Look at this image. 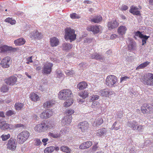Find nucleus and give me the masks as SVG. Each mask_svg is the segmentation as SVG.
I'll return each instance as SVG.
<instances>
[{
  "instance_id": "4d7b16f0",
  "label": "nucleus",
  "mask_w": 153,
  "mask_h": 153,
  "mask_svg": "<svg viewBox=\"0 0 153 153\" xmlns=\"http://www.w3.org/2000/svg\"><path fill=\"white\" fill-rule=\"evenodd\" d=\"M99 96L97 95H93L91 96L90 101H92L95 100H97L98 99H99Z\"/></svg>"
},
{
  "instance_id": "0eeeda50",
  "label": "nucleus",
  "mask_w": 153,
  "mask_h": 153,
  "mask_svg": "<svg viewBox=\"0 0 153 153\" xmlns=\"http://www.w3.org/2000/svg\"><path fill=\"white\" fill-rule=\"evenodd\" d=\"M11 63V58L8 56L3 58L1 60L0 65L3 68H8Z\"/></svg>"
},
{
  "instance_id": "1a4fd4ad",
  "label": "nucleus",
  "mask_w": 153,
  "mask_h": 153,
  "mask_svg": "<svg viewBox=\"0 0 153 153\" xmlns=\"http://www.w3.org/2000/svg\"><path fill=\"white\" fill-rule=\"evenodd\" d=\"M78 129L80 132L85 133L87 131L88 124L86 121L80 122L78 125Z\"/></svg>"
},
{
  "instance_id": "8fccbe9b",
  "label": "nucleus",
  "mask_w": 153,
  "mask_h": 153,
  "mask_svg": "<svg viewBox=\"0 0 153 153\" xmlns=\"http://www.w3.org/2000/svg\"><path fill=\"white\" fill-rule=\"evenodd\" d=\"M142 36V37L140 38L142 39V45H143L146 43L147 40L149 38V36H147L143 35Z\"/></svg>"
},
{
  "instance_id": "72a5a7b5",
  "label": "nucleus",
  "mask_w": 153,
  "mask_h": 153,
  "mask_svg": "<svg viewBox=\"0 0 153 153\" xmlns=\"http://www.w3.org/2000/svg\"><path fill=\"white\" fill-rule=\"evenodd\" d=\"M102 20V18L100 16H95L91 19V21L95 23H98Z\"/></svg>"
},
{
  "instance_id": "0e129e2a",
  "label": "nucleus",
  "mask_w": 153,
  "mask_h": 153,
  "mask_svg": "<svg viewBox=\"0 0 153 153\" xmlns=\"http://www.w3.org/2000/svg\"><path fill=\"white\" fill-rule=\"evenodd\" d=\"M32 56H29L28 57L26 58L27 62H26V63L27 64H29L30 62L32 63L33 62V61L32 60Z\"/></svg>"
},
{
  "instance_id": "58836bf2",
  "label": "nucleus",
  "mask_w": 153,
  "mask_h": 153,
  "mask_svg": "<svg viewBox=\"0 0 153 153\" xmlns=\"http://www.w3.org/2000/svg\"><path fill=\"white\" fill-rule=\"evenodd\" d=\"M103 120L101 118H99L96 119L93 125L94 126H100L103 123Z\"/></svg>"
},
{
  "instance_id": "e2e57ef3",
  "label": "nucleus",
  "mask_w": 153,
  "mask_h": 153,
  "mask_svg": "<svg viewBox=\"0 0 153 153\" xmlns=\"http://www.w3.org/2000/svg\"><path fill=\"white\" fill-rule=\"evenodd\" d=\"M129 77L127 76H124L121 77L120 78V82L122 83L123 82L126 81L128 79H129Z\"/></svg>"
},
{
  "instance_id": "49530a36",
  "label": "nucleus",
  "mask_w": 153,
  "mask_h": 153,
  "mask_svg": "<svg viewBox=\"0 0 153 153\" xmlns=\"http://www.w3.org/2000/svg\"><path fill=\"white\" fill-rule=\"evenodd\" d=\"M91 106L94 109L99 108L100 107V104L98 102H93L91 105Z\"/></svg>"
},
{
  "instance_id": "c756f323",
  "label": "nucleus",
  "mask_w": 153,
  "mask_h": 153,
  "mask_svg": "<svg viewBox=\"0 0 153 153\" xmlns=\"http://www.w3.org/2000/svg\"><path fill=\"white\" fill-rule=\"evenodd\" d=\"M91 58L96 60H103L104 59V56L101 55L97 53H94L91 55Z\"/></svg>"
},
{
  "instance_id": "473e14b6",
  "label": "nucleus",
  "mask_w": 153,
  "mask_h": 153,
  "mask_svg": "<svg viewBox=\"0 0 153 153\" xmlns=\"http://www.w3.org/2000/svg\"><path fill=\"white\" fill-rule=\"evenodd\" d=\"M30 98L33 101H37L39 100V97L36 94L34 93H32L30 96Z\"/></svg>"
},
{
  "instance_id": "052dcab7",
  "label": "nucleus",
  "mask_w": 153,
  "mask_h": 153,
  "mask_svg": "<svg viewBox=\"0 0 153 153\" xmlns=\"http://www.w3.org/2000/svg\"><path fill=\"white\" fill-rule=\"evenodd\" d=\"M143 34H142L140 31H137L135 33L134 38L136 39V38L135 37V36L139 37L140 38H142L143 37L142 36H143Z\"/></svg>"
},
{
  "instance_id": "7ed1b4c3",
  "label": "nucleus",
  "mask_w": 153,
  "mask_h": 153,
  "mask_svg": "<svg viewBox=\"0 0 153 153\" xmlns=\"http://www.w3.org/2000/svg\"><path fill=\"white\" fill-rule=\"evenodd\" d=\"M141 81L145 85L153 86V74H146L141 78Z\"/></svg>"
},
{
  "instance_id": "f704fd0d",
  "label": "nucleus",
  "mask_w": 153,
  "mask_h": 153,
  "mask_svg": "<svg viewBox=\"0 0 153 153\" xmlns=\"http://www.w3.org/2000/svg\"><path fill=\"white\" fill-rule=\"evenodd\" d=\"M62 47L63 50L68 51L71 48V45L70 43H65L62 44Z\"/></svg>"
},
{
  "instance_id": "dca6fc26",
  "label": "nucleus",
  "mask_w": 153,
  "mask_h": 153,
  "mask_svg": "<svg viewBox=\"0 0 153 153\" xmlns=\"http://www.w3.org/2000/svg\"><path fill=\"white\" fill-rule=\"evenodd\" d=\"M72 118L71 116H66L64 117L62 121V125L63 126H68L71 122Z\"/></svg>"
},
{
  "instance_id": "39448f33",
  "label": "nucleus",
  "mask_w": 153,
  "mask_h": 153,
  "mask_svg": "<svg viewBox=\"0 0 153 153\" xmlns=\"http://www.w3.org/2000/svg\"><path fill=\"white\" fill-rule=\"evenodd\" d=\"M65 38L66 40L70 39L71 42L75 40L76 38V35L75 33V31L71 27H68L65 30Z\"/></svg>"
},
{
  "instance_id": "6e6d98bb",
  "label": "nucleus",
  "mask_w": 153,
  "mask_h": 153,
  "mask_svg": "<svg viewBox=\"0 0 153 153\" xmlns=\"http://www.w3.org/2000/svg\"><path fill=\"white\" fill-rule=\"evenodd\" d=\"M70 17L72 19H79L80 18V16L75 13H73L70 14Z\"/></svg>"
},
{
  "instance_id": "7c9ffc66",
  "label": "nucleus",
  "mask_w": 153,
  "mask_h": 153,
  "mask_svg": "<svg viewBox=\"0 0 153 153\" xmlns=\"http://www.w3.org/2000/svg\"><path fill=\"white\" fill-rule=\"evenodd\" d=\"M55 101L53 100H48L45 102L43 105V106L44 108H48L52 106L55 104Z\"/></svg>"
},
{
  "instance_id": "864d4df0",
  "label": "nucleus",
  "mask_w": 153,
  "mask_h": 153,
  "mask_svg": "<svg viewBox=\"0 0 153 153\" xmlns=\"http://www.w3.org/2000/svg\"><path fill=\"white\" fill-rule=\"evenodd\" d=\"M65 74L68 76H71L74 74V72L72 70H66L65 71Z\"/></svg>"
},
{
  "instance_id": "f257e3e1",
  "label": "nucleus",
  "mask_w": 153,
  "mask_h": 153,
  "mask_svg": "<svg viewBox=\"0 0 153 153\" xmlns=\"http://www.w3.org/2000/svg\"><path fill=\"white\" fill-rule=\"evenodd\" d=\"M58 96L59 99L66 100L72 98V94L70 90L64 89L59 92Z\"/></svg>"
},
{
  "instance_id": "4468645a",
  "label": "nucleus",
  "mask_w": 153,
  "mask_h": 153,
  "mask_svg": "<svg viewBox=\"0 0 153 153\" xmlns=\"http://www.w3.org/2000/svg\"><path fill=\"white\" fill-rule=\"evenodd\" d=\"M128 50L131 51H133L136 50V43L131 38H128Z\"/></svg>"
},
{
  "instance_id": "6e6552de",
  "label": "nucleus",
  "mask_w": 153,
  "mask_h": 153,
  "mask_svg": "<svg viewBox=\"0 0 153 153\" xmlns=\"http://www.w3.org/2000/svg\"><path fill=\"white\" fill-rule=\"evenodd\" d=\"M53 64L50 62H46L43 65L42 73L44 74H51Z\"/></svg>"
},
{
  "instance_id": "4be33fe9",
  "label": "nucleus",
  "mask_w": 153,
  "mask_h": 153,
  "mask_svg": "<svg viewBox=\"0 0 153 153\" xmlns=\"http://www.w3.org/2000/svg\"><path fill=\"white\" fill-rule=\"evenodd\" d=\"M122 122L116 120L113 124L111 129V130L117 131L120 129L121 126V123Z\"/></svg>"
},
{
  "instance_id": "aec40b11",
  "label": "nucleus",
  "mask_w": 153,
  "mask_h": 153,
  "mask_svg": "<svg viewBox=\"0 0 153 153\" xmlns=\"http://www.w3.org/2000/svg\"><path fill=\"white\" fill-rule=\"evenodd\" d=\"M108 27L109 30L117 28L119 25L118 22L116 20H113L108 22Z\"/></svg>"
},
{
  "instance_id": "37998d69",
  "label": "nucleus",
  "mask_w": 153,
  "mask_h": 153,
  "mask_svg": "<svg viewBox=\"0 0 153 153\" xmlns=\"http://www.w3.org/2000/svg\"><path fill=\"white\" fill-rule=\"evenodd\" d=\"M88 93L86 91H82L79 94V95L81 97H82L83 99L86 98L88 96Z\"/></svg>"
},
{
  "instance_id": "774afa93",
  "label": "nucleus",
  "mask_w": 153,
  "mask_h": 153,
  "mask_svg": "<svg viewBox=\"0 0 153 153\" xmlns=\"http://www.w3.org/2000/svg\"><path fill=\"white\" fill-rule=\"evenodd\" d=\"M128 8V7L127 6L125 5H123L120 8V9L122 10H126Z\"/></svg>"
},
{
  "instance_id": "c03bdc74",
  "label": "nucleus",
  "mask_w": 153,
  "mask_h": 153,
  "mask_svg": "<svg viewBox=\"0 0 153 153\" xmlns=\"http://www.w3.org/2000/svg\"><path fill=\"white\" fill-rule=\"evenodd\" d=\"M117 117L116 118V120H117L119 121L122 122V120H121L123 117V112L122 111H119L117 112Z\"/></svg>"
},
{
  "instance_id": "bf43d9fd",
  "label": "nucleus",
  "mask_w": 153,
  "mask_h": 153,
  "mask_svg": "<svg viewBox=\"0 0 153 153\" xmlns=\"http://www.w3.org/2000/svg\"><path fill=\"white\" fill-rule=\"evenodd\" d=\"M15 114V112L14 111L9 110L6 112V115L7 116H10Z\"/></svg>"
},
{
  "instance_id": "a878e982",
  "label": "nucleus",
  "mask_w": 153,
  "mask_h": 153,
  "mask_svg": "<svg viewBox=\"0 0 153 153\" xmlns=\"http://www.w3.org/2000/svg\"><path fill=\"white\" fill-rule=\"evenodd\" d=\"M129 12L133 15H140V12L138 8L137 7L134 6H131Z\"/></svg>"
},
{
  "instance_id": "393cba45",
  "label": "nucleus",
  "mask_w": 153,
  "mask_h": 153,
  "mask_svg": "<svg viewBox=\"0 0 153 153\" xmlns=\"http://www.w3.org/2000/svg\"><path fill=\"white\" fill-rule=\"evenodd\" d=\"M107 132V129L103 128L97 130L96 134L98 136H104L106 134Z\"/></svg>"
},
{
  "instance_id": "c85d7f7f",
  "label": "nucleus",
  "mask_w": 153,
  "mask_h": 153,
  "mask_svg": "<svg viewBox=\"0 0 153 153\" xmlns=\"http://www.w3.org/2000/svg\"><path fill=\"white\" fill-rule=\"evenodd\" d=\"M12 48L4 45L0 47V53H2L12 50Z\"/></svg>"
},
{
  "instance_id": "2eb2a0df",
  "label": "nucleus",
  "mask_w": 153,
  "mask_h": 153,
  "mask_svg": "<svg viewBox=\"0 0 153 153\" xmlns=\"http://www.w3.org/2000/svg\"><path fill=\"white\" fill-rule=\"evenodd\" d=\"M53 114L52 110L47 109L44 111L40 114V117L43 119L48 118Z\"/></svg>"
},
{
  "instance_id": "a18cd8bd",
  "label": "nucleus",
  "mask_w": 153,
  "mask_h": 153,
  "mask_svg": "<svg viewBox=\"0 0 153 153\" xmlns=\"http://www.w3.org/2000/svg\"><path fill=\"white\" fill-rule=\"evenodd\" d=\"M24 106V104L20 102L16 103L15 104V107L16 110H20Z\"/></svg>"
},
{
  "instance_id": "de8ad7c7",
  "label": "nucleus",
  "mask_w": 153,
  "mask_h": 153,
  "mask_svg": "<svg viewBox=\"0 0 153 153\" xmlns=\"http://www.w3.org/2000/svg\"><path fill=\"white\" fill-rule=\"evenodd\" d=\"M6 22L10 23L11 25H13L16 23V21L14 19H13L12 18H8L5 20Z\"/></svg>"
},
{
  "instance_id": "603ef678",
  "label": "nucleus",
  "mask_w": 153,
  "mask_h": 153,
  "mask_svg": "<svg viewBox=\"0 0 153 153\" xmlns=\"http://www.w3.org/2000/svg\"><path fill=\"white\" fill-rule=\"evenodd\" d=\"M45 126L46 131L47 130H50L53 129L54 126V124H51L50 123L48 124H45Z\"/></svg>"
},
{
  "instance_id": "9d476101",
  "label": "nucleus",
  "mask_w": 153,
  "mask_h": 153,
  "mask_svg": "<svg viewBox=\"0 0 153 153\" xmlns=\"http://www.w3.org/2000/svg\"><path fill=\"white\" fill-rule=\"evenodd\" d=\"M17 143L16 140L12 138H10L8 141L7 144V148L12 151H14L16 147Z\"/></svg>"
},
{
  "instance_id": "09e8293b",
  "label": "nucleus",
  "mask_w": 153,
  "mask_h": 153,
  "mask_svg": "<svg viewBox=\"0 0 153 153\" xmlns=\"http://www.w3.org/2000/svg\"><path fill=\"white\" fill-rule=\"evenodd\" d=\"M10 136V134H8L7 135L3 134L1 136V137L2 139V140L4 141L9 138Z\"/></svg>"
},
{
  "instance_id": "f3484780",
  "label": "nucleus",
  "mask_w": 153,
  "mask_h": 153,
  "mask_svg": "<svg viewBox=\"0 0 153 153\" xmlns=\"http://www.w3.org/2000/svg\"><path fill=\"white\" fill-rule=\"evenodd\" d=\"M42 35L37 30H34L30 34V37L34 39H40L42 37Z\"/></svg>"
},
{
  "instance_id": "f8f14e48",
  "label": "nucleus",
  "mask_w": 153,
  "mask_h": 153,
  "mask_svg": "<svg viewBox=\"0 0 153 153\" xmlns=\"http://www.w3.org/2000/svg\"><path fill=\"white\" fill-rule=\"evenodd\" d=\"M34 130L36 131L39 133L46 131L45 123H41L36 125L35 127Z\"/></svg>"
},
{
  "instance_id": "680f3d73",
  "label": "nucleus",
  "mask_w": 153,
  "mask_h": 153,
  "mask_svg": "<svg viewBox=\"0 0 153 153\" xmlns=\"http://www.w3.org/2000/svg\"><path fill=\"white\" fill-rule=\"evenodd\" d=\"M144 128V126L142 125H138L137 126L136 129L139 131V132H140L141 130Z\"/></svg>"
},
{
  "instance_id": "f03ea898",
  "label": "nucleus",
  "mask_w": 153,
  "mask_h": 153,
  "mask_svg": "<svg viewBox=\"0 0 153 153\" xmlns=\"http://www.w3.org/2000/svg\"><path fill=\"white\" fill-rule=\"evenodd\" d=\"M24 125L22 124H17L14 125L9 124L5 121L0 122V127L1 129L12 130L16 128L23 127Z\"/></svg>"
},
{
  "instance_id": "412c9836",
  "label": "nucleus",
  "mask_w": 153,
  "mask_h": 153,
  "mask_svg": "<svg viewBox=\"0 0 153 153\" xmlns=\"http://www.w3.org/2000/svg\"><path fill=\"white\" fill-rule=\"evenodd\" d=\"M92 145V143L91 141H88L83 143L79 146V148L80 149H84L89 148Z\"/></svg>"
},
{
  "instance_id": "ddd939ff",
  "label": "nucleus",
  "mask_w": 153,
  "mask_h": 153,
  "mask_svg": "<svg viewBox=\"0 0 153 153\" xmlns=\"http://www.w3.org/2000/svg\"><path fill=\"white\" fill-rule=\"evenodd\" d=\"M63 130H61L59 131H54L53 132H49L48 135L51 138H59L63 134Z\"/></svg>"
},
{
  "instance_id": "5701e85b",
  "label": "nucleus",
  "mask_w": 153,
  "mask_h": 153,
  "mask_svg": "<svg viewBox=\"0 0 153 153\" xmlns=\"http://www.w3.org/2000/svg\"><path fill=\"white\" fill-rule=\"evenodd\" d=\"M137 125L138 123L134 120L129 121L127 123V126L134 130L136 129Z\"/></svg>"
},
{
  "instance_id": "13d9d810",
  "label": "nucleus",
  "mask_w": 153,
  "mask_h": 153,
  "mask_svg": "<svg viewBox=\"0 0 153 153\" xmlns=\"http://www.w3.org/2000/svg\"><path fill=\"white\" fill-rule=\"evenodd\" d=\"M8 90V88L6 85H4L2 87L1 91L3 92H6Z\"/></svg>"
},
{
  "instance_id": "423d86ee",
  "label": "nucleus",
  "mask_w": 153,
  "mask_h": 153,
  "mask_svg": "<svg viewBox=\"0 0 153 153\" xmlns=\"http://www.w3.org/2000/svg\"><path fill=\"white\" fill-rule=\"evenodd\" d=\"M117 78L115 76L109 75L105 79V84L110 87H115L117 86Z\"/></svg>"
},
{
  "instance_id": "20e7f679",
  "label": "nucleus",
  "mask_w": 153,
  "mask_h": 153,
  "mask_svg": "<svg viewBox=\"0 0 153 153\" xmlns=\"http://www.w3.org/2000/svg\"><path fill=\"white\" fill-rule=\"evenodd\" d=\"M30 133L27 131H24L19 133L17 136V140L19 144H22L28 138Z\"/></svg>"
},
{
  "instance_id": "9b49d317",
  "label": "nucleus",
  "mask_w": 153,
  "mask_h": 153,
  "mask_svg": "<svg viewBox=\"0 0 153 153\" xmlns=\"http://www.w3.org/2000/svg\"><path fill=\"white\" fill-rule=\"evenodd\" d=\"M102 27L100 25H91L87 27L88 30L92 32L94 34L99 33Z\"/></svg>"
},
{
  "instance_id": "6ab92c4d",
  "label": "nucleus",
  "mask_w": 153,
  "mask_h": 153,
  "mask_svg": "<svg viewBox=\"0 0 153 153\" xmlns=\"http://www.w3.org/2000/svg\"><path fill=\"white\" fill-rule=\"evenodd\" d=\"M153 108V105L152 107H150L147 106V104H144L141 107V110L142 113L144 114L145 113H149L152 111V108Z\"/></svg>"
},
{
  "instance_id": "b1692460",
  "label": "nucleus",
  "mask_w": 153,
  "mask_h": 153,
  "mask_svg": "<svg viewBox=\"0 0 153 153\" xmlns=\"http://www.w3.org/2000/svg\"><path fill=\"white\" fill-rule=\"evenodd\" d=\"M127 30V28L125 26H120L118 28L117 32L118 34L122 36L124 35ZM123 37V36L122 37Z\"/></svg>"
},
{
  "instance_id": "c9c22d12",
  "label": "nucleus",
  "mask_w": 153,
  "mask_h": 153,
  "mask_svg": "<svg viewBox=\"0 0 153 153\" xmlns=\"http://www.w3.org/2000/svg\"><path fill=\"white\" fill-rule=\"evenodd\" d=\"M99 93L102 96L108 97V89H102L100 90Z\"/></svg>"
},
{
  "instance_id": "69168bd1",
  "label": "nucleus",
  "mask_w": 153,
  "mask_h": 153,
  "mask_svg": "<svg viewBox=\"0 0 153 153\" xmlns=\"http://www.w3.org/2000/svg\"><path fill=\"white\" fill-rule=\"evenodd\" d=\"M108 97L109 96H112V97L115 96V94L114 91H111L108 89Z\"/></svg>"
},
{
  "instance_id": "5fc2aeb1",
  "label": "nucleus",
  "mask_w": 153,
  "mask_h": 153,
  "mask_svg": "<svg viewBox=\"0 0 153 153\" xmlns=\"http://www.w3.org/2000/svg\"><path fill=\"white\" fill-rule=\"evenodd\" d=\"M34 144L36 146H39L41 145L42 143L40 139L36 138L34 140Z\"/></svg>"
},
{
  "instance_id": "3c124183",
  "label": "nucleus",
  "mask_w": 153,
  "mask_h": 153,
  "mask_svg": "<svg viewBox=\"0 0 153 153\" xmlns=\"http://www.w3.org/2000/svg\"><path fill=\"white\" fill-rule=\"evenodd\" d=\"M74 110L71 109H70L66 110L65 111V113L66 115H69L71 116V115L74 114Z\"/></svg>"
},
{
  "instance_id": "2f4dec72",
  "label": "nucleus",
  "mask_w": 153,
  "mask_h": 153,
  "mask_svg": "<svg viewBox=\"0 0 153 153\" xmlns=\"http://www.w3.org/2000/svg\"><path fill=\"white\" fill-rule=\"evenodd\" d=\"M87 86V83L85 82L82 81L78 84L77 88L80 90H82L85 88Z\"/></svg>"
},
{
  "instance_id": "e433bc0d",
  "label": "nucleus",
  "mask_w": 153,
  "mask_h": 153,
  "mask_svg": "<svg viewBox=\"0 0 153 153\" xmlns=\"http://www.w3.org/2000/svg\"><path fill=\"white\" fill-rule=\"evenodd\" d=\"M64 102L63 105L65 107H68L71 105L73 103L74 100L71 98Z\"/></svg>"
},
{
  "instance_id": "ea45409f",
  "label": "nucleus",
  "mask_w": 153,
  "mask_h": 153,
  "mask_svg": "<svg viewBox=\"0 0 153 153\" xmlns=\"http://www.w3.org/2000/svg\"><path fill=\"white\" fill-rule=\"evenodd\" d=\"M150 62H149L148 61H146L141 64L139 66H138L136 68V69L138 70L139 69H141L143 68H144L146 67L147 65H148Z\"/></svg>"
},
{
  "instance_id": "338daca9",
  "label": "nucleus",
  "mask_w": 153,
  "mask_h": 153,
  "mask_svg": "<svg viewBox=\"0 0 153 153\" xmlns=\"http://www.w3.org/2000/svg\"><path fill=\"white\" fill-rule=\"evenodd\" d=\"M97 143L96 145H94L92 147V150L93 151H95L98 149V146H97Z\"/></svg>"
},
{
  "instance_id": "bb28decb",
  "label": "nucleus",
  "mask_w": 153,
  "mask_h": 153,
  "mask_svg": "<svg viewBox=\"0 0 153 153\" xmlns=\"http://www.w3.org/2000/svg\"><path fill=\"white\" fill-rule=\"evenodd\" d=\"M25 42V39L21 37L15 40L14 43L16 46H21L24 45Z\"/></svg>"
},
{
  "instance_id": "a211bd4d",
  "label": "nucleus",
  "mask_w": 153,
  "mask_h": 153,
  "mask_svg": "<svg viewBox=\"0 0 153 153\" xmlns=\"http://www.w3.org/2000/svg\"><path fill=\"white\" fill-rule=\"evenodd\" d=\"M17 82V78L14 76H11L5 80V82L9 85H13Z\"/></svg>"
},
{
  "instance_id": "79ce46f5",
  "label": "nucleus",
  "mask_w": 153,
  "mask_h": 153,
  "mask_svg": "<svg viewBox=\"0 0 153 153\" xmlns=\"http://www.w3.org/2000/svg\"><path fill=\"white\" fill-rule=\"evenodd\" d=\"M54 147L50 146L46 148L44 151L45 153H51L54 150Z\"/></svg>"
},
{
  "instance_id": "4c0bfd02",
  "label": "nucleus",
  "mask_w": 153,
  "mask_h": 153,
  "mask_svg": "<svg viewBox=\"0 0 153 153\" xmlns=\"http://www.w3.org/2000/svg\"><path fill=\"white\" fill-rule=\"evenodd\" d=\"M56 76L61 79H63L64 78V75L62 73V71L59 70L57 69L56 71Z\"/></svg>"
},
{
  "instance_id": "cd10ccee",
  "label": "nucleus",
  "mask_w": 153,
  "mask_h": 153,
  "mask_svg": "<svg viewBox=\"0 0 153 153\" xmlns=\"http://www.w3.org/2000/svg\"><path fill=\"white\" fill-rule=\"evenodd\" d=\"M51 45L52 47L57 46L59 44V39L56 37L51 38L50 39Z\"/></svg>"
},
{
  "instance_id": "a19ab883",
  "label": "nucleus",
  "mask_w": 153,
  "mask_h": 153,
  "mask_svg": "<svg viewBox=\"0 0 153 153\" xmlns=\"http://www.w3.org/2000/svg\"><path fill=\"white\" fill-rule=\"evenodd\" d=\"M62 152L66 153H71V149L66 146H62L60 148Z\"/></svg>"
}]
</instances>
